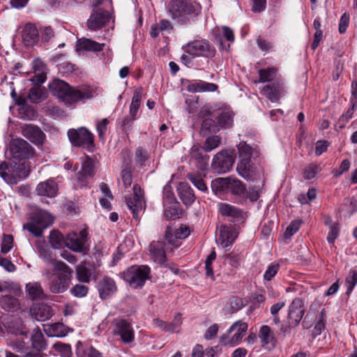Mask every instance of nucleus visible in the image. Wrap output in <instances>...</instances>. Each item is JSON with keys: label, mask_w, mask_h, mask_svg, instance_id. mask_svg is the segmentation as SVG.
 Masks as SVG:
<instances>
[{"label": "nucleus", "mask_w": 357, "mask_h": 357, "mask_svg": "<svg viewBox=\"0 0 357 357\" xmlns=\"http://www.w3.org/2000/svg\"><path fill=\"white\" fill-rule=\"evenodd\" d=\"M68 138L75 146H86L93 145V135L86 128L70 129L68 132Z\"/></svg>", "instance_id": "obj_10"}, {"label": "nucleus", "mask_w": 357, "mask_h": 357, "mask_svg": "<svg viewBox=\"0 0 357 357\" xmlns=\"http://www.w3.org/2000/svg\"><path fill=\"white\" fill-rule=\"evenodd\" d=\"M53 222L52 216L47 212L42 210L35 211L30 218V221L23 225L24 229H27L35 236L42 235L43 230Z\"/></svg>", "instance_id": "obj_5"}, {"label": "nucleus", "mask_w": 357, "mask_h": 357, "mask_svg": "<svg viewBox=\"0 0 357 357\" xmlns=\"http://www.w3.org/2000/svg\"><path fill=\"white\" fill-rule=\"evenodd\" d=\"M32 317L38 321L49 319L53 315L52 307L45 304H40L31 309Z\"/></svg>", "instance_id": "obj_30"}, {"label": "nucleus", "mask_w": 357, "mask_h": 357, "mask_svg": "<svg viewBox=\"0 0 357 357\" xmlns=\"http://www.w3.org/2000/svg\"><path fill=\"white\" fill-rule=\"evenodd\" d=\"M94 174L93 161L90 158H87L83 162L80 171L76 174V188L86 187L89 183V178L93 177Z\"/></svg>", "instance_id": "obj_16"}, {"label": "nucleus", "mask_w": 357, "mask_h": 357, "mask_svg": "<svg viewBox=\"0 0 357 357\" xmlns=\"http://www.w3.org/2000/svg\"><path fill=\"white\" fill-rule=\"evenodd\" d=\"M75 273L77 280L82 283H89L93 273V268L90 264L83 263L75 267Z\"/></svg>", "instance_id": "obj_31"}, {"label": "nucleus", "mask_w": 357, "mask_h": 357, "mask_svg": "<svg viewBox=\"0 0 357 357\" xmlns=\"http://www.w3.org/2000/svg\"><path fill=\"white\" fill-rule=\"evenodd\" d=\"M109 20V14L102 9L94 10L87 20V26L91 31L100 29Z\"/></svg>", "instance_id": "obj_18"}, {"label": "nucleus", "mask_w": 357, "mask_h": 357, "mask_svg": "<svg viewBox=\"0 0 357 357\" xmlns=\"http://www.w3.org/2000/svg\"><path fill=\"white\" fill-rule=\"evenodd\" d=\"M221 143V138L218 135H212L207 137L202 146L204 153H208L218 148Z\"/></svg>", "instance_id": "obj_46"}, {"label": "nucleus", "mask_w": 357, "mask_h": 357, "mask_svg": "<svg viewBox=\"0 0 357 357\" xmlns=\"http://www.w3.org/2000/svg\"><path fill=\"white\" fill-rule=\"evenodd\" d=\"M132 190V197H126V202L132 214L133 218L138 220L139 213L144 208V201L141 187L139 185H134Z\"/></svg>", "instance_id": "obj_13"}, {"label": "nucleus", "mask_w": 357, "mask_h": 357, "mask_svg": "<svg viewBox=\"0 0 357 357\" xmlns=\"http://www.w3.org/2000/svg\"><path fill=\"white\" fill-rule=\"evenodd\" d=\"M167 12L174 20L185 24L200 12V6L194 0H170Z\"/></svg>", "instance_id": "obj_2"}, {"label": "nucleus", "mask_w": 357, "mask_h": 357, "mask_svg": "<svg viewBox=\"0 0 357 357\" xmlns=\"http://www.w3.org/2000/svg\"><path fill=\"white\" fill-rule=\"evenodd\" d=\"M211 188L216 194L221 192H229L241 199H245L246 194L245 185L233 176L214 179L211 182Z\"/></svg>", "instance_id": "obj_4"}, {"label": "nucleus", "mask_w": 357, "mask_h": 357, "mask_svg": "<svg viewBox=\"0 0 357 357\" xmlns=\"http://www.w3.org/2000/svg\"><path fill=\"white\" fill-rule=\"evenodd\" d=\"M31 340L32 345L35 349L38 351L45 349L46 343L45 337L38 328H36L33 330Z\"/></svg>", "instance_id": "obj_39"}, {"label": "nucleus", "mask_w": 357, "mask_h": 357, "mask_svg": "<svg viewBox=\"0 0 357 357\" xmlns=\"http://www.w3.org/2000/svg\"><path fill=\"white\" fill-rule=\"evenodd\" d=\"M10 151L13 158L24 160L33 158L34 149L23 139H14L10 142Z\"/></svg>", "instance_id": "obj_9"}, {"label": "nucleus", "mask_w": 357, "mask_h": 357, "mask_svg": "<svg viewBox=\"0 0 357 357\" xmlns=\"http://www.w3.org/2000/svg\"><path fill=\"white\" fill-rule=\"evenodd\" d=\"M183 50L185 53L192 57L212 58L216 53L214 46L205 39L195 40L188 43L183 47Z\"/></svg>", "instance_id": "obj_7"}, {"label": "nucleus", "mask_w": 357, "mask_h": 357, "mask_svg": "<svg viewBox=\"0 0 357 357\" xmlns=\"http://www.w3.org/2000/svg\"><path fill=\"white\" fill-rule=\"evenodd\" d=\"M261 93L272 102H275L284 96L286 91L283 82L276 80L264 86Z\"/></svg>", "instance_id": "obj_17"}, {"label": "nucleus", "mask_w": 357, "mask_h": 357, "mask_svg": "<svg viewBox=\"0 0 357 357\" xmlns=\"http://www.w3.org/2000/svg\"><path fill=\"white\" fill-rule=\"evenodd\" d=\"M22 128L23 136L29 139L32 143L36 145L43 144L45 139V135L38 126L33 124H25Z\"/></svg>", "instance_id": "obj_19"}, {"label": "nucleus", "mask_w": 357, "mask_h": 357, "mask_svg": "<svg viewBox=\"0 0 357 357\" xmlns=\"http://www.w3.org/2000/svg\"><path fill=\"white\" fill-rule=\"evenodd\" d=\"M39 85H35L29 89L28 98L33 103H38L45 98V90Z\"/></svg>", "instance_id": "obj_41"}, {"label": "nucleus", "mask_w": 357, "mask_h": 357, "mask_svg": "<svg viewBox=\"0 0 357 357\" xmlns=\"http://www.w3.org/2000/svg\"><path fill=\"white\" fill-rule=\"evenodd\" d=\"M339 225L337 223L332 224L330 227V231L328 233L327 241L330 243H333L335 240L339 235Z\"/></svg>", "instance_id": "obj_64"}, {"label": "nucleus", "mask_w": 357, "mask_h": 357, "mask_svg": "<svg viewBox=\"0 0 357 357\" xmlns=\"http://www.w3.org/2000/svg\"><path fill=\"white\" fill-rule=\"evenodd\" d=\"M239 160H251L252 155H258L259 152L245 142H241L237 146Z\"/></svg>", "instance_id": "obj_35"}, {"label": "nucleus", "mask_w": 357, "mask_h": 357, "mask_svg": "<svg viewBox=\"0 0 357 357\" xmlns=\"http://www.w3.org/2000/svg\"><path fill=\"white\" fill-rule=\"evenodd\" d=\"M236 230L231 227L223 225L220 229V244L223 248H227L233 244L237 237Z\"/></svg>", "instance_id": "obj_29"}, {"label": "nucleus", "mask_w": 357, "mask_h": 357, "mask_svg": "<svg viewBox=\"0 0 357 357\" xmlns=\"http://www.w3.org/2000/svg\"><path fill=\"white\" fill-rule=\"evenodd\" d=\"M22 37L26 46H32L39 40L38 31L35 25L26 24L22 31Z\"/></svg>", "instance_id": "obj_26"}, {"label": "nucleus", "mask_w": 357, "mask_h": 357, "mask_svg": "<svg viewBox=\"0 0 357 357\" xmlns=\"http://www.w3.org/2000/svg\"><path fill=\"white\" fill-rule=\"evenodd\" d=\"M357 283V266L354 267L346 278V284L347 287L346 294L349 295Z\"/></svg>", "instance_id": "obj_51"}, {"label": "nucleus", "mask_w": 357, "mask_h": 357, "mask_svg": "<svg viewBox=\"0 0 357 357\" xmlns=\"http://www.w3.org/2000/svg\"><path fill=\"white\" fill-rule=\"evenodd\" d=\"M36 191L40 196L53 197L57 193L58 185L53 179H49L46 181L40 182L37 185Z\"/></svg>", "instance_id": "obj_28"}, {"label": "nucleus", "mask_w": 357, "mask_h": 357, "mask_svg": "<svg viewBox=\"0 0 357 357\" xmlns=\"http://www.w3.org/2000/svg\"><path fill=\"white\" fill-rule=\"evenodd\" d=\"M220 130L219 126L212 119L208 118L204 119L201 126V135L204 136L208 133H216Z\"/></svg>", "instance_id": "obj_42"}, {"label": "nucleus", "mask_w": 357, "mask_h": 357, "mask_svg": "<svg viewBox=\"0 0 357 357\" xmlns=\"http://www.w3.org/2000/svg\"><path fill=\"white\" fill-rule=\"evenodd\" d=\"M218 211L222 216L230 218L233 222H243V212L238 208L227 203H220L218 204Z\"/></svg>", "instance_id": "obj_20"}, {"label": "nucleus", "mask_w": 357, "mask_h": 357, "mask_svg": "<svg viewBox=\"0 0 357 357\" xmlns=\"http://www.w3.org/2000/svg\"><path fill=\"white\" fill-rule=\"evenodd\" d=\"M165 243L163 241H153L149 245V252L151 258L154 262L162 265L166 261L165 252Z\"/></svg>", "instance_id": "obj_22"}, {"label": "nucleus", "mask_w": 357, "mask_h": 357, "mask_svg": "<svg viewBox=\"0 0 357 357\" xmlns=\"http://www.w3.org/2000/svg\"><path fill=\"white\" fill-rule=\"evenodd\" d=\"M49 89L67 106L90 99L93 96L91 89L85 87L73 88L66 82L59 79H54L49 84Z\"/></svg>", "instance_id": "obj_1"}, {"label": "nucleus", "mask_w": 357, "mask_h": 357, "mask_svg": "<svg viewBox=\"0 0 357 357\" xmlns=\"http://www.w3.org/2000/svg\"><path fill=\"white\" fill-rule=\"evenodd\" d=\"M40 257L43 258L47 263L51 264L54 266V263L57 261L54 258L52 253L48 249L41 246L38 248Z\"/></svg>", "instance_id": "obj_59"}, {"label": "nucleus", "mask_w": 357, "mask_h": 357, "mask_svg": "<svg viewBox=\"0 0 357 357\" xmlns=\"http://www.w3.org/2000/svg\"><path fill=\"white\" fill-rule=\"evenodd\" d=\"M277 69L275 68H268L265 69H260L258 71L259 73V80L255 81V82L259 83H265V82H271L275 79L277 75Z\"/></svg>", "instance_id": "obj_40"}, {"label": "nucleus", "mask_w": 357, "mask_h": 357, "mask_svg": "<svg viewBox=\"0 0 357 357\" xmlns=\"http://www.w3.org/2000/svg\"><path fill=\"white\" fill-rule=\"evenodd\" d=\"M165 208V215L167 219H176L179 218L181 213V208L178 202L169 204Z\"/></svg>", "instance_id": "obj_47"}, {"label": "nucleus", "mask_w": 357, "mask_h": 357, "mask_svg": "<svg viewBox=\"0 0 357 357\" xmlns=\"http://www.w3.org/2000/svg\"><path fill=\"white\" fill-rule=\"evenodd\" d=\"M150 268L146 266H131L123 273V280L133 288L141 287L148 279Z\"/></svg>", "instance_id": "obj_8"}, {"label": "nucleus", "mask_w": 357, "mask_h": 357, "mask_svg": "<svg viewBox=\"0 0 357 357\" xmlns=\"http://www.w3.org/2000/svg\"><path fill=\"white\" fill-rule=\"evenodd\" d=\"M54 271L56 273V276L49 282L48 289L54 294H63L70 287L73 270L63 261H55Z\"/></svg>", "instance_id": "obj_3"}, {"label": "nucleus", "mask_w": 357, "mask_h": 357, "mask_svg": "<svg viewBox=\"0 0 357 357\" xmlns=\"http://www.w3.org/2000/svg\"><path fill=\"white\" fill-rule=\"evenodd\" d=\"M113 323L114 325V333L119 335L124 343H130L134 340L135 333L131 324L128 321L116 319Z\"/></svg>", "instance_id": "obj_15"}, {"label": "nucleus", "mask_w": 357, "mask_h": 357, "mask_svg": "<svg viewBox=\"0 0 357 357\" xmlns=\"http://www.w3.org/2000/svg\"><path fill=\"white\" fill-rule=\"evenodd\" d=\"M97 288L99 296L102 300L107 299L114 294L117 290V287L114 280L107 276L99 280Z\"/></svg>", "instance_id": "obj_21"}, {"label": "nucleus", "mask_w": 357, "mask_h": 357, "mask_svg": "<svg viewBox=\"0 0 357 357\" xmlns=\"http://www.w3.org/2000/svg\"><path fill=\"white\" fill-rule=\"evenodd\" d=\"M135 119V116H132L130 114L129 116H125L121 121V128L122 131L126 135H128L130 132L132 130L133 121Z\"/></svg>", "instance_id": "obj_53"}, {"label": "nucleus", "mask_w": 357, "mask_h": 357, "mask_svg": "<svg viewBox=\"0 0 357 357\" xmlns=\"http://www.w3.org/2000/svg\"><path fill=\"white\" fill-rule=\"evenodd\" d=\"M340 210L345 211L349 217L351 216L357 211V200L354 197L345 199Z\"/></svg>", "instance_id": "obj_49"}, {"label": "nucleus", "mask_w": 357, "mask_h": 357, "mask_svg": "<svg viewBox=\"0 0 357 357\" xmlns=\"http://www.w3.org/2000/svg\"><path fill=\"white\" fill-rule=\"evenodd\" d=\"M176 199L173 192L169 187H165L163 190V205L166 206L172 203H176Z\"/></svg>", "instance_id": "obj_60"}, {"label": "nucleus", "mask_w": 357, "mask_h": 357, "mask_svg": "<svg viewBox=\"0 0 357 357\" xmlns=\"http://www.w3.org/2000/svg\"><path fill=\"white\" fill-rule=\"evenodd\" d=\"M305 312V307L300 298H294L289 306L288 324L292 327H296Z\"/></svg>", "instance_id": "obj_14"}, {"label": "nucleus", "mask_w": 357, "mask_h": 357, "mask_svg": "<svg viewBox=\"0 0 357 357\" xmlns=\"http://www.w3.org/2000/svg\"><path fill=\"white\" fill-rule=\"evenodd\" d=\"M218 88L217 84L202 80L188 81V84L186 86L187 91L191 93L213 92L215 91Z\"/></svg>", "instance_id": "obj_25"}, {"label": "nucleus", "mask_w": 357, "mask_h": 357, "mask_svg": "<svg viewBox=\"0 0 357 357\" xmlns=\"http://www.w3.org/2000/svg\"><path fill=\"white\" fill-rule=\"evenodd\" d=\"M77 48L84 51L100 52L105 47V43H99L93 40L82 38L77 41Z\"/></svg>", "instance_id": "obj_33"}, {"label": "nucleus", "mask_w": 357, "mask_h": 357, "mask_svg": "<svg viewBox=\"0 0 357 357\" xmlns=\"http://www.w3.org/2000/svg\"><path fill=\"white\" fill-rule=\"evenodd\" d=\"M177 190L180 199L185 205H190L195 202V196L193 190L188 183H181Z\"/></svg>", "instance_id": "obj_32"}, {"label": "nucleus", "mask_w": 357, "mask_h": 357, "mask_svg": "<svg viewBox=\"0 0 357 357\" xmlns=\"http://www.w3.org/2000/svg\"><path fill=\"white\" fill-rule=\"evenodd\" d=\"M34 75L30 79L34 85L44 83L47 79V68L46 65L40 59H36L33 63Z\"/></svg>", "instance_id": "obj_24"}, {"label": "nucleus", "mask_w": 357, "mask_h": 357, "mask_svg": "<svg viewBox=\"0 0 357 357\" xmlns=\"http://www.w3.org/2000/svg\"><path fill=\"white\" fill-rule=\"evenodd\" d=\"M217 119L219 128H230L233 123V113L230 111H223Z\"/></svg>", "instance_id": "obj_45"}, {"label": "nucleus", "mask_w": 357, "mask_h": 357, "mask_svg": "<svg viewBox=\"0 0 357 357\" xmlns=\"http://www.w3.org/2000/svg\"><path fill=\"white\" fill-rule=\"evenodd\" d=\"M1 304L8 311H15L18 308L19 301L12 296H5L1 300Z\"/></svg>", "instance_id": "obj_48"}, {"label": "nucleus", "mask_w": 357, "mask_h": 357, "mask_svg": "<svg viewBox=\"0 0 357 357\" xmlns=\"http://www.w3.org/2000/svg\"><path fill=\"white\" fill-rule=\"evenodd\" d=\"M188 178L199 190L206 191L207 190L206 185L200 175L190 174Z\"/></svg>", "instance_id": "obj_55"}, {"label": "nucleus", "mask_w": 357, "mask_h": 357, "mask_svg": "<svg viewBox=\"0 0 357 357\" xmlns=\"http://www.w3.org/2000/svg\"><path fill=\"white\" fill-rule=\"evenodd\" d=\"M142 88L137 89L133 94L132 102L130 105V114L132 116H135L137 111L140 107V102L142 100Z\"/></svg>", "instance_id": "obj_44"}, {"label": "nucleus", "mask_w": 357, "mask_h": 357, "mask_svg": "<svg viewBox=\"0 0 357 357\" xmlns=\"http://www.w3.org/2000/svg\"><path fill=\"white\" fill-rule=\"evenodd\" d=\"M49 241L54 249H59L64 245L66 246V239H64L63 234L57 231L53 230L50 232Z\"/></svg>", "instance_id": "obj_43"}, {"label": "nucleus", "mask_w": 357, "mask_h": 357, "mask_svg": "<svg viewBox=\"0 0 357 357\" xmlns=\"http://www.w3.org/2000/svg\"><path fill=\"white\" fill-rule=\"evenodd\" d=\"M45 332L50 337H64L68 334L66 326L59 322L47 325Z\"/></svg>", "instance_id": "obj_36"}, {"label": "nucleus", "mask_w": 357, "mask_h": 357, "mask_svg": "<svg viewBox=\"0 0 357 357\" xmlns=\"http://www.w3.org/2000/svg\"><path fill=\"white\" fill-rule=\"evenodd\" d=\"M26 290L32 300H43L46 295L39 282H29L26 285Z\"/></svg>", "instance_id": "obj_34"}, {"label": "nucleus", "mask_w": 357, "mask_h": 357, "mask_svg": "<svg viewBox=\"0 0 357 357\" xmlns=\"http://www.w3.org/2000/svg\"><path fill=\"white\" fill-rule=\"evenodd\" d=\"M216 254L215 251H213L207 257L205 261V269L206 274L208 276L213 278V272L211 266L212 262L215 259Z\"/></svg>", "instance_id": "obj_62"}, {"label": "nucleus", "mask_w": 357, "mask_h": 357, "mask_svg": "<svg viewBox=\"0 0 357 357\" xmlns=\"http://www.w3.org/2000/svg\"><path fill=\"white\" fill-rule=\"evenodd\" d=\"M88 241V232L82 229L79 232H71L66 238V246L75 252H83L87 249L86 242Z\"/></svg>", "instance_id": "obj_12"}, {"label": "nucleus", "mask_w": 357, "mask_h": 357, "mask_svg": "<svg viewBox=\"0 0 357 357\" xmlns=\"http://www.w3.org/2000/svg\"><path fill=\"white\" fill-rule=\"evenodd\" d=\"M319 172V166H317V165L311 164L305 167L303 172V177L306 180L312 179L315 177V176Z\"/></svg>", "instance_id": "obj_58"}, {"label": "nucleus", "mask_w": 357, "mask_h": 357, "mask_svg": "<svg viewBox=\"0 0 357 357\" xmlns=\"http://www.w3.org/2000/svg\"><path fill=\"white\" fill-rule=\"evenodd\" d=\"M88 292L89 287L83 284H77L70 289V293L76 298H83Z\"/></svg>", "instance_id": "obj_52"}, {"label": "nucleus", "mask_w": 357, "mask_h": 357, "mask_svg": "<svg viewBox=\"0 0 357 357\" xmlns=\"http://www.w3.org/2000/svg\"><path fill=\"white\" fill-rule=\"evenodd\" d=\"M248 325L241 320L234 322L227 333L220 337V342L224 345L234 347L238 345L242 340L248 331Z\"/></svg>", "instance_id": "obj_6"}, {"label": "nucleus", "mask_w": 357, "mask_h": 357, "mask_svg": "<svg viewBox=\"0 0 357 357\" xmlns=\"http://www.w3.org/2000/svg\"><path fill=\"white\" fill-rule=\"evenodd\" d=\"M13 237L10 234L3 235L1 251L3 254L8 253L13 247Z\"/></svg>", "instance_id": "obj_57"}, {"label": "nucleus", "mask_w": 357, "mask_h": 357, "mask_svg": "<svg viewBox=\"0 0 357 357\" xmlns=\"http://www.w3.org/2000/svg\"><path fill=\"white\" fill-rule=\"evenodd\" d=\"M236 171L240 176L246 180L252 178L256 173L255 167L251 160H239Z\"/></svg>", "instance_id": "obj_27"}, {"label": "nucleus", "mask_w": 357, "mask_h": 357, "mask_svg": "<svg viewBox=\"0 0 357 357\" xmlns=\"http://www.w3.org/2000/svg\"><path fill=\"white\" fill-rule=\"evenodd\" d=\"M234 163V155L227 151L222 150L215 155L211 167L218 174H225L231 169Z\"/></svg>", "instance_id": "obj_11"}, {"label": "nucleus", "mask_w": 357, "mask_h": 357, "mask_svg": "<svg viewBox=\"0 0 357 357\" xmlns=\"http://www.w3.org/2000/svg\"><path fill=\"white\" fill-rule=\"evenodd\" d=\"M204 150L202 146H193L192 149L191 155L199 163V167L201 169H205L208 163L209 156L204 154Z\"/></svg>", "instance_id": "obj_38"}, {"label": "nucleus", "mask_w": 357, "mask_h": 357, "mask_svg": "<svg viewBox=\"0 0 357 357\" xmlns=\"http://www.w3.org/2000/svg\"><path fill=\"white\" fill-rule=\"evenodd\" d=\"M301 224V220H294L290 225L287 227L286 231L284 234V237L285 238H291L295 233H296L300 227Z\"/></svg>", "instance_id": "obj_56"}, {"label": "nucleus", "mask_w": 357, "mask_h": 357, "mask_svg": "<svg viewBox=\"0 0 357 357\" xmlns=\"http://www.w3.org/2000/svg\"><path fill=\"white\" fill-rule=\"evenodd\" d=\"M192 357H215V350L213 348H208L205 351L200 344H197L192 353Z\"/></svg>", "instance_id": "obj_50"}, {"label": "nucleus", "mask_w": 357, "mask_h": 357, "mask_svg": "<svg viewBox=\"0 0 357 357\" xmlns=\"http://www.w3.org/2000/svg\"><path fill=\"white\" fill-rule=\"evenodd\" d=\"M216 254L215 251H213L207 257L205 261V269L206 274L208 276L213 278V272L211 266L212 262L215 259Z\"/></svg>", "instance_id": "obj_61"}, {"label": "nucleus", "mask_w": 357, "mask_h": 357, "mask_svg": "<svg viewBox=\"0 0 357 357\" xmlns=\"http://www.w3.org/2000/svg\"><path fill=\"white\" fill-rule=\"evenodd\" d=\"M121 179L123 183V185L126 188L130 187L132 182V174L130 167H126L121 171Z\"/></svg>", "instance_id": "obj_54"}, {"label": "nucleus", "mask_w": 357, "mask_h": 357, "mask_svg": "<svg viewBox=\"0 0 357 357\" xmlns=\"http://www.w3.org/2000/svg\"><path fill=\"white\" fill-rule=\"evenodd\" d=\"M147 153L142 147H138L135 151V162L140 166L144 165L145 161L147 160Z\"/></svg>", "instance_id": "obj_63"}, {"label": "nucleus", "mask_w": 357, "mask_h": 357, "mask_svg": "<svg viewBox=\"0 0 357 357\" xmlns=\"http://www.w3.org/2000/svg\"><path fill=\"white\" fill-rule=\"evenodd\" d=\"M189 235L190 229L187 226H181L175 231L174 234L172 233L170 228L167 227L165 231V240L169 244L178 247L180 245L178 240L185 238Z\"/></svg>", "instance_id": "obj_23"}, {"label": "nucleus", "mask_w": 357, "mask_h": 357, "mask_svg": "<svg viewBox=\"0 0 357 357\" xmlns=\"http://www.w3.org/2000/svg\"><path fill=\"white\" fill-rule=\"evenodd\" d=\"M259 337L261 340L263 346L271 344V347H274V335L268 326L264 325L260 328ZM268 347L270 348L269 346Z\"/></svg>", "instance_id": "obj_37"}]
</instances>
